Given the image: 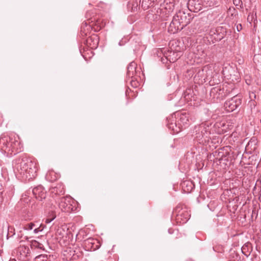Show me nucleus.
<instances>
[{"mask_svg": "<svg viewBox=\"0 0 261 261\" xmlns=\"http://www.w3.org/2000/svg\"><path fill=\"white\" fill-rule=\"evenodd\" d=\"M119 45H121V43H120V42H119Z\"/></svg>", "mask_w": 261, "mask_h": 261, "instance_id": "nucleus-35", "label": "nucleus"}, {"mask_svg": "<svg viewBox=\"0 0 261 261\" xmlns=\"http://www.w3.org/2000/svg\"><path fill=\"white\" fill-rule=\"evenodd\" d=\"M73 200L70 197H61L59 201V206L63 212H70L73 210L72 202Z\"/></svg>", "mask_w": 261, "mask_h": 261, "instance_id": "nucleus-5", "label": "nucleus"}, {"mask_svg": "<svg viewBox=\"0 0 261 261\" xmlns=\"http://www.w3.org/2000/svg\"><path fill=\"white\" fill-rule=\"evenodd\" d=\"M190 22L189 18L183 11H179L173 16L169 29L173 33L181 30Z\"/></svg>", "mask_w": 261, "mask_h": 261, "instance_id": "nucleus-2", "label": "nucleus"}, {"mask_svg": "<svg viewBox=\"0 0 261 261\" xmlns=\"http://www.w3.org/2000/svg\"><path fill=\"white\" fill-rule=\"evenodd\" d=\"M190 215L185 210H181L176 215V220L180 224L186 223L189 219Z\"/></svg>", "mask_w": 261, "mask_h": 261, "instance_id": "nucleus-8", "label": "nucleus"}, {"mask_svg": "<svg viewBox=\"0 0 261 261\" xmlns=\"http://www.w3.org/2000/svg\"><path fill=\"white\" fill-rule=\"evenodd\" d=\"M242 102L240 96L236 95L230 99L227 100L224 103V108L228 112H231L235 110Z\"/></svg>", "mask_w": 261, "mask_h": 261, "instance_id": "nucleus-4", "label": "nucleus"}, {"mask_svg": "<svg viewBox=\"0 0 261 261\" xmlns=\"http://www.w3.org/2000/svg\"><path fill=\"white\" fill-rule=\"evenodd\" d=\"M44 229V227H42V225H40L39 227H38L36 225L34 228L33 229V231L30 233L31 234H38L39 232H41L43 231Z\"/></svg>", "mask_w": 261, "mask_h": 261, "instance_id": "nucleus-20", "label": "nucleus"}, {"mask_svg": "<svg viewBox=\"0 0 261 261\" xmlns=\"http://www.w3.org/2000/svg\"><path fill=\"white\" fill-rule=\"evenodd\" d=\"M193 133V135L197 139L200 143L208 141L210 135L209 126L202 123L194 127Z\"/></svg>", "mask_w": 261, "mask_h": 261, "instance_id": "nucleus-3", "label": "nucleus"}, {"mask_svg": "<svg viewBox=\"0 0 261 261\" xmlns=\"http://www.w3.org/2000/svg\"><path fill=\"white\" fill-rule=\"evenodd\" d=\"M53 173V172L52 171H48L47 173H46V178L50 180V181H54V180H56L57 179V177L55 176L54 178H51L50 179L49 178V176L50 175H51Z\"/></svg>", "mask_w": 261, "mask_h": 261, "instance_id": "nucleus-25", "label": "nucleus"}, {"mask_svg": "<svg viewBox=\"0 0 261 261\" xmlns=\"http://www.w3.org/2000/svg\"><path fill=\"white\" fill-rule=\"evenodd\" d=\"M10 137L5 136L0 138V147L2 149H4L5 151H9L10 149L7 147V144L9 143Z\"/></svg>", "mask_w": 261, "mask_h": 261, "instance_id": "nucleus-13", "label": "nucleus"}, {"mask_svg": "<svg viewBox=\"0 0 261 261\" xmlns=\"http://www.w3.org/2000/svg\"><path fill=\"white\" fill-rule=\"evenodd\" d=\"M189 116L186 113H181L180 115L179 119L178 121V125L180 126L181 130L184 127L186 128L189 125Z\"/></svg>", "mask_w": 261, "mask_h": 261, "instance_id": "nucleus-10", "label": "nucleus"}, {"mask_svg": "<svg viewBox=\"0 0 261 261\" xmlns=\"http://www.w3.org/2000/svg\"><path fill=\"white\" fill-rule=\"evenodd\" d=\"M161 61L163 63H166L167 62V61H169V60H167V55L166 56H165L164 58H161Z\"/></svg>", "mask_w": 261, "mask_h": 261, "instance_id": "nucleus-29", "label": "nucleus"}, {"mask_svg": "<svg viewBox=\"0 0 261 261\" xmlns=\"http://www.w3.org/2000/svg\"><path fill=\"white\" fill-rule=\"evenodd\" d=\"M233 3L236 6H239L241 4H242V2L241 0H232Z\"/></svg>", "mask_w": 261, "mask_h": 261, "instance_id": "nucleus-27", "label": "nucleus"}, {"mask_svg": "<svg viewBox=\"0 0 261 261\" xmlns=\"http://www.w3.org/2000/svg\"><path fill=\"white\" fill-rule=\"evenodd\" d=\"M48 217H49L53 221L56 218V215L54 213H52L48 216Z\"/></svg>", "mask_w": 261, "mask_h": 261, "instance_id": "nucleus-28", "label": "nucleus"}, {"mask_svg": "<svg viewBox=\"0 0 261 261\" xmlns=\"http://www.w3.org/2000/svg\"><path fill=\"white\" fill-rule=\"evenodd\" d=\"M137 64L134 62H132L127 67V76L129 78H133L136 74Z\"/></svg>", "mask_w": 261, "mask_h": 261, "instance_id": "nucleus-14", "label": "nucleus"}, {"mask_svg": "<svg viewBox=\"0 0 261 261\" xmlns=\"http://www.w3.org/2000/svg\"><path fill=\"white\" fill-rule=\"evenodd\" d=\"M15 169L18 177L24 181L35 178L38 171L36 162L27 158L18 160Z\"/></svg>", "mask_w": 261, "mask_h": 261, "instance_id": "nucleus-1", "label": "nucleus"}, {"mask_svg": "<svg viewBox=\"0 0 261 261\" xmlns=\"http://www.w3.org/2000/svg\"><path fill=\"white\" fill-rule=\"evenodd\" d=\"M48 259L47 255L40 254L35 257V261H47Z\"/></svg>", "mask_w": 261, "mask_h": 261, "instance_id": "nucleus-21", "label": "nucleus"}, {"mask_svg": "<svg viewBox=\"0 0 261 261\" xmlns=\"http://www.w3.org/2000/svg\"><path fill=\"white\" fill-rule=\"evenodd\" d=\"M218 30L214 29V28H213V29H211L210 31H209V34L210 36H214V39H219L221 38V37H219V38H218V37H216L215 36V35L216 34L217 32H218Z\"/></svg>", "mask_w": 261, "mask_h": 261, "instance_id": "nucleus-23", "label": "nucleus"}, {"mask_svg": "<svg viewBox=\"0 0 261 261\" xmlns=\"http://www.w3.org/2000/svg\"><path fill=\"white\" fill-rule=\"evenodd\" d=\"M58 187H54L53 189L52 192L55 193L56 194H60L61 193H64V190L63 186L62 185L59 186V190L58 191Z\"/></svg>", "mask_w": 261, "mask_h": 261, "instance_id": "nucleus-22", "label": "nucleus"}, {"mask_svg": "<svg viewBox=\"0 0 261 261\" xmlns=\"http://www.w3.org/2000/svg\"><path fill=\"white\" fill-rule=\"evenodd\" d=\"M52 220L49 218L48 217L45 219V222L46 224L50 223L51 222H52Z\"/></svg>", "mask_w": 261, "mask_h": 261, "instance_id": "nucleus-30", "label": "nucleus"}, {"mask_svg": "<svg viewBox=\"0 0 261 261\" xmlns=\"http://www.w3.org/2000/svg\"><path fill=\"white\" fill-rule=\"evenodd\" d=\"M180 52L170 51L168 54H167V59L170 62L174 63L180 58Z\"/></svg>", "mask_w": 261, "mask_h": 261, "instance_id": "nucleus-12", "label": "nucleus"}, {"mask_svg": "<svg viewBox=\"0 0 261 261\" xmlns=\"http://www.w3.org/2000/svg\"><path fill=\"white\" fill-rule=\"evenodd\" d=\"M198 74L201 76L203 75L207 80L211 79L213 76V70L210 65L204 66L200 71L199 70Z\"/></svg>", "mask_w": 261, "mask_h": 261, "instance_id": "nucleus-9", "label": "nucleus"}, {"mask_svg": "<svg viewBox=\"0 0 261 261\" xmlns=\"http://www.w3.org/2000/svg\"><path fill=\"white\" fill-rule=\"evenodd\" d=\"M36 226V224L34 223L31 222L28 224H25L22 226V228L27 231H31L33 230L34 227Z\"/></svg>", "mask_w": 261, "mask_h": 261, "instance_id": "nucleus-18", "label": "nucleus"}, {"mask_svg": "<svg viewBox=\"0 0 261 261\" xmlns=\"http://www.w3.org/2000/svg\"><path fill=\"white\" fill-rule=\"evenodd\" d=\"M206 7H213L218 4V0H202Z\"/></svg>", "mask_w": 261, "mask_h": 261, "instance_id": "nucleus-17", "label": "nucleus"}, {"mask_svg": "<svg viewBox=\"0 0 261 261\" xmlns=\"http://www.w3.org/2000/svg\"><path fill=\"white\" fill-rule=\"evenodd\" d=\"M12 152H19L22 151V146L19 141V138L17 136L13 137H10L9 143L7 144Z\"/></svg>", "mask_w": 261, "mask_h": 261, "instance_id": "nucleus-6", "label": "nucleus"}, {"mask_svg": "<svg viewBox=\"0 0 261 261\" xmlns=\"http://www.w3.org/2000/svg\"><path fill=\"white\" fill-rule=\"evenodd\" d=\"M260 123H261V119L260 120Z\"/></svg>", "mask_w": 261, "mask_h": 261, "instance_id": "nucleus-36", "label": "nucleus"}, {"mask_svg": "<svg viewBox=\"0 0 261 261\" xmlns=\"http://www.w3.org/2000/svg\"><path fill=\"white\" fill-rule=\"evenodd\" d=\"M18 252L20 257L24 259L30 255L31 250L28 246H21L18 248Z\"/></svg>", "mask_w": 261, "mask_h": 261, "instance_id": "nucleus-11", "label": "nucleus"}, {"mask_svg": "<svg viewBox=\"0 0 261 261\" xmlns=\"http://www.w3.org/2000/svg\"><path fill=\"white\" fill-rule=\"evenodd\" d=\"M168 232L169 233H173V231H172L171 229H168Z\"/></svg>", "mask_w": 261, "mask_h": 261, "instance_id": "nucleus-33", "label": "nucleus"}, {"mask_svg": "<svg viewBox=\"0 0 261 261\" xmlns=\"http://www.w3.org/2000/svg\"><path fill=\"white\" fill-rule=\"evenodd\" d=\"M13 193H14V191H13V188H12L11 193L9 194V196L11 197L13 194Z\"/></svg>", "mask_w": 261, "mask_h": 261, "instance_id": "nucleus-32", "label": "nucleus"}, {"mask_svg": "<svg viewBox=\"0 0 261 261\" xmlns=\"http://www.w3.org/2000/svg\"><path fill=\"white\" fill-rule=\"evenodd\" d=\"M186 184L187 186H189L190 187V189H188V191L191 190L193 189V185L191 182L188 181L184 183V185Z\"/></svg>", "mask_w": 261, "mask_h": 261, "instance_id": "nucleus-26", "label": "nucleus"}, {"mask_svg": "<svg viewBox=\"0 0 261 261\" xmlns=\"http://www.w3.org/2000/svg\"><path fill=\"white\" fill-rule=\"evenodd\" d=\"M237 29L238 31H240L242 29V25L241 24L238 25L237 27Z\"/></svg>", "mask_w": 261, "mask_h": 261, "instance_id": "nucleus-31", "label": "nucleus"}, {"mask_svg": "<svg viewBox=\"0 0 261 261\" xmlns=\"http://www.w3.org/2000/svg\"><path fill=\"white\" fill-rule=\"evenodd\" d=\"M167 125L168 128L173 131V133H178L181 130V128L178 125V123L177 124L176 122H174L173 120L169 122Z\"/></svg>", "mask_w": 261, "mask_h": 261, "instance_id": "nucleus-15", "label": "nucleus"}, {"mask_svg": "<svg viewBox=\"0 0 261 261\" xmlns=\"http://www.w3.org/2000/svg\"><path fill=\"white\" fill-rule=\"evenodd\" d=\"M32 193L34 197L38 200L41 201L46 196V193L43 188L40 186L34 188L32 190Z\"/></svg>", "mask_w": 261, "mask_h": 261, "instance_id": "nucleus-7", "label": "nucleus"}, {"mask_svg": "<svg viewBox=\"0 0 261 261\" xmlns=\"http://www.w3.org/2000/svg\"><path fill=\"white\" fill-rule=\"evenodd\" d=\"M31 247L32 248L34 249H40L42 250L44 249L43 245L35 240L32 241Z\"/></svg>", "mask_w": 261, "mask_h": 261, "instance_id": "nucleus-16", "label": "nucleus"}, {"mask_svg": "<svg viewBox=\"0 0 261 261\" xmlns=\"http://www.w3.org/2000/svg\"><path fill=\"white\" fill-rule=\"evenodd\" d=\"M196 71V70L195 69L192 68L187 70V72L185 75L187 79H190L194 76V74Z\"/></svg>", "mask_w": 261, "mask_h": 261, "instance_id": "nucleus-19", "label": "nucleus"}, {"mask_svg": "<svg viewBox=\"0 0 261 261\" xmlns=\"http://www.w3.org/2000/svg\"><path fill=\"white\" fill-rule=\"evenodd\" d=\"M93 40L94 42V45L93 46H92L91 47L92 48H93V47H96L97 44H98V38L97 37V36H94L93 37V38H91L90 39H88L87 41L89 42L90 40Z\"/></svg>", "mask_w": 261, "mask_h": 261, "instance_id": "nucleus-24", "label": "nucleus"}, {"mask_svg": "<svg viewBox=\"0 0 261 261\" xmlns=\"http://www.w3.org/2000/svg\"><path fill=\"white\" fill-rule=\"evenodd\" d=\"M67 251V249L66 250L64 251V255H65V253Z\"/></svg>", "mask_w": 261, "mask_h": 261, "instance_id": "nucleus-34", "label": "nucleus"}]
</instances>
